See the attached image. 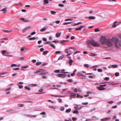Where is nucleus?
Returning <instances> with one entry per match:
<instances>
[{"mask_svg": "<svg viewBox=\"0 0 121 121\" xmlns=\"http://www.w3.org/2000/svg\"><path fill=\"white\" fill-rule=\"evenodd\" d=\"M60 71L59 70H55L54 72L56 73H59L60 72Z\"/></svg>", "mask_w": 121, "mask_h": 121, "instance_id": "obj_42", "label": "nucleus"}, {"mask_svg": "<svg viewBox=\"0 0 121 121\" xmlns=\"http://www.w3.org/2000/svg\"><path fill=\"white\" fill-rule=\"evenodd\" d=\"M60 110L61 111H63L64 110V108L63 107H61L60 108Z\"/></svg>", "mask_w": 121, "mask_h": 121, "instance_id": "obj_52", "label": "nucleus"}, {"mask_svg": "<svg viewBox=\"0 0 121 121\" xmlns=\"http://www.w3.org/2000/svg\"><path fill=\"white\" fill-rule=\"evenodd\" d=\"M77 75L78 76H84L86 77V76L82 74L81 73H77Z\"/></svg>", "mask_w": 121, "mask_h": 121, "instance_id": "obj_14", "label": "nucleus"}, {"mask_svg": "<svg viewBox=\"0 0 121 121\" xmlns=\"http://www.w3.org/2000/svg\"><path fill=\"white\" fill-rule=\"evenodd\" d=\"M46 29V28H44L41 29L40 30V31L43 32L45 31Z\"/></svg>", "mask_w": 121, "mask_h": 121, "instance_id": "obj_31", "label": "nucleus"}, {"mask_svg": "<svg viewBox=\"0 0 121 121\" xmlns=\"http://www.w3.org/2000/svg\"><path fill=\"white\" fill-rule=\"evenodd\" d=\"M73 19H65V21H72Z\"/></svg>", "mask_w": 121, "mask_h": 121, "instance_id": "obj_41", "label": "nucleus"}, {"mask_svg": "<svg viewBox=\"0 0 121 121\" xmlns=\"http://www.w3.org/2000/svg\"><path fill=\"white\" fill-rule=\"evenodd\" d=\"M8 73V72H3V73H0V75H3L4 74H7Z\"/></svg>", "mask_w": 121, "mask_h": 121, "instance_id": "obj_37", "label": "nucleus"}, {"mask_svg": "<svg viewBox=\"0 0 121 121\" xmlns=\"http://www.w3.org/2000/svg\"><path fill=\"white\" fill-rule=\"evenodd\" d=\"M19 68H13V70H19Z\"/></svg>", "mask_w": 121, "mask_h": 121, "instance_id": "obj_47", "label": "nucleus"}, {"mask_svg": "<svg viewBox=\"0 0 121 121\" xmlns=\"http://www.w3.org/2000/svg\"><path fill=\"white\" fill-rule=\"evenodd\" d=\"M7 51L5 50H3L2 51V54L3 55L5 54L6 53Z\"/></svg>", "mask_w": 121, "mask_h": 121, "instance_id": "obj_26", "label": "nucleus"}, {"mask_svg": "<svg viewBox=\"0 0 121 121\" xmlns=\"http://www.w3.org/2000/svg\"><path fill=\"white\" fill-rule=\"evenodd\" d=\"M69 49H65V52L66 53H67L68 54L69 53L70 51L69 50Z\"/></svg>", "mask_w": 121, "mask_h": 121, "instance_id": "obj_27", "label": "nucleus"}, {"mask_svg": "<svg viewBox=\"0 0 121 121\" xmlns=\"http://www.w3.org/2000/svg\"><path fill=\"white\" fill-rule=\"evenodd\" d=\"M36 33V32L35 31H34L33 32L31 33V35H33Z\"/></svg>", "mask_w": 121, "mask_h": 121, "instance_id": "obj_61", "label": "nucleus"}, {"mask_svg": "<svg viewBox=\"0 0 121 121\" xmlns=\"http://www.w3.org/2000/svg\"><path fill=\"white\" fill-rule=\"evenodd\" d=\"M72 23V22H65L63 23V24L64 25H66L68 24H70Z\"/></svg>", "mask_w": 121, "mask_h": 121, "instance_id": "obj_34", "label": "nucleus"}, {"mask_svg": "<svg viewBox=\"0 0 121 121\" xmlns=\"http://www.w3.org/2000/svg\"><path fill=\"white\" fill-rule=\"evenodd\" d=\"M17 65L15 64H13L11 65V67H13V66H16Z\"/></svg>", "mask_w": 121, "mask_h": 121, "instance_id": "obj_55", "label": "nucleus"}, {"mask_svg": "<svg viewBox=\"0 0 121 121\" xmlns=\"http://www.w3.org/2000/svg\"><path fill=\"white\" fill-rule=\"evenodd\" d=\"M85 27V26H80V27L76 28L75 29V30L77 31L78 30H81L82 29V28Z\"/></svg>", "mask_w": 121, "mask_h": 121, "instance_id": "obj_6", "label": "nucleus"}, {"mask_svg": "<svg viewBox=\"0 0 121 121\" xmlns=\"http://www.w3.org/2000/svg\"><path fill=\"white\" fill-rule=\"evenodd\" d=\"M94 12V11L92 10H90L89 12L90 14H92Z\"/></svg>", "mask_w": 121, "mask_h": 121, "instance_id": "obj_56", "label": "nucleus"}, {"mask_svg": "<svg viewBox=\"0 0 121 121\" xmlns=\"http://www.w3.org/2000/svg\"><path fill=\"white\" fill-rule=\"evenodd\" d=\"M87 44L88 46H89L90 44H91L94 47H98L100 45L99 43L95 41L93 39L88 41V42Z\"/></svg>", "mask_w": 121, "mask_h": 121, "instance_id": "obj_2", "label": "nucleus"}, {"mask_svg": "<svg viewBox=\"0 0 121 121\" xmlns=\"http://www.w3.org/2000/svg\"><path fill=\"white\" fill-rule=\"evenodd\" d=\"M11 90V88L10 87L6 89L5 90V92L6 94H9L10 93V92L9 91H8Z\"/></svg>", "mask_w": 121, "mask_h": 121, "instance_id": "obj_12", "label": "nucleus"}, {"mask_svg": "<svg viewBox=\"0 0 121 121\" xmlns=\"http://www.w3.org/2000/svg\"><path fill=\"white\" fill-rule=\"evenodd\" d=\"M117 41L115 43V46L117 48H119L120 46H121V40H119L117 38Z\"/></svg>", "mask_w": 121, "mask_h": 121, "instance_id": "obj_3", "label": "nucleus"}, {"mask_svg": "<svg viewBox=\"0 0 121 121\" xmlns=\"http://www.w3.org/2000/svg\"><path fill=\"white\" fill-rule=\"evenodd\" d=\"M91 56H96V54L95 53H91L89 54Z\"/></svg>", "mask_w": 121, "mask_h": 121, "instance_id": "obj_18", "label": "nucleus"}, {"mask_svg": "<svg viewBox=\"0 0 121 121\" xmlns=\"http://www.w3.org/2000/svg\"><path fill=\"white\" fill-rule=\"evenodd\" d=\"M31 27H27L25 28L22 30V32L23 33H24L26 31L30 29Z\"/></svg>", "mask_w": 121, "mask_h": 121, "instance_id": "obj_8", "label": "nucleus"}, {"mask_svg": "<svg viewBox=\"0 0 121 121\" xmlns=\"http://www.w3.org/2000/svg\"><path fill=\"white\" fill-rule=\"evenodd\" d=\"M118 65H112V68H117L118 67Z\"/></svg>", "mask_w": 121, "mask_h": 121, "instance_id": "obj_23", "label": "nucleus"}, {"mask_svg": "<svg viewBox=\"0 0 121 121\" xmlns=\"http://www.w3.org/2000/svg\"><path fill=\"white\" fill-rule=\"evenodd\" d=\"M84 66L86 68H88L89 67V65L87 64H85Z\"/></svg>", "mask_w": 121, "mask_h": 121, "instance_id": "obj_53", "label": "nucleus"}, {"mask_svg": "<svg viewBox=\"0 0 121 121\" xmlns=\"http://www.w3.org/2000/svg\"><path fill=\"white\" fill-rule=\"evenodd\" d=\"M98 71L99 72H102L103 71V70L100 69H99L98 70Z\"/></svg>", "mask_w": 121, "mask_h": 121, "instance_id": "obj_44", "label": "nucleus"}, {"mask_svg": "<svg viewBox=\"0 0 121 121\" xmlns=\"http://www.w3.org/2000/svg\"><path fill=\"white\" fill-rule=\"evenodd\" d=\"M77 119V118L75 117H73L72 118V120L73 121L76 120Z\"/></svg>", "mask_w": 121, "mask_h": 121, "instance_id": "obj_59", "label": "nucleus"}, {"mask_svg": "<svg viewBox=\"0 0 121 121\" xmlns=\"http://www.w3.org/2000/svg\"><path fill=\"white\" fill-rule=\"evenodd\" d=\"M17 85L20 89H22L23 87V86L22 85H20L19 84H17Z\"/></svg>", "mask_w": 121, "mask_h": 121, "instance_id": "obj_25", "label": "nucleus"}, {"mask_svg": "<svg viewBox=\"0 0 121 121\" xmlns=\"http://www.w3.org/2000/svg\"><path fill=\"white\" fill-rule=\"evenodd\" d=\"M44 50V49L43 48H41L40 49V51L42 52Z\"/></svg>", "mask_w": 121, "mask_h": 121, "instance_id": "obj_64", "label": "nucleus"}, {"mask_svg": "<svg viewBox=\"0 0 121 121\" xmlns=\"http://www.w3.org/2000/svg\"><path fill=\"white\" fill-rule=\"evenodd\" d=\"M76 94L73 93H71L70 97L71 98H75L76 97Z\"/></svg>", "mask_w": 121, "mask_h": 121, "instance_id": "obj_7", "label": "nucleus"}, {"mask_svg": "<svg viewBox=\"0 0 121 121\" xmlns=\"http://www.w3.org/2000/svg\"><path fill=\"white\" fill-rule=\"evenodd\" d=\"M80 53V52L78 51H76V52H75L74 53V54H75L77 53Z\"/></svg>", "mask_w": 121, "mask_h": 121, "instance_id": "obj_57", "label": "nucleus"}, {"mask_svg": "<svg viewBox=\"0 0 121 121\" xmlns=\"http://www.w3.org/2000/svg\"><path fill=\"white\" fill-rule=\"evenodd\" d=\"M110 117H106L105 118H103L101 119V121H106L107 120L110 119Z\"/></svg>", "mask_w": 121, "mask_h": 121, "instance_id": "obj_11", "label": "nucleus"}, {"mask_svg": "<svg viewBox=\"0 0 121 121\" xmlns=\"http://www.w3.org/2000/svg\"><path fill=\"white\" fill-rule=\"evenodd\" d=\"M71 111V109L70 108L66 110V112L68 113L69 112Z\"/></svg>", "mask_w": 121, "mask_h": 121, "instance_id": "obj_36", "label": "nucleus"}, {"mask_svg": "<svg viewBox=\"0 0 121 121\" xmlns=\"http://www.w3.org/2000/svg\"><path fill=\"white\" fill-rule=\"evenodd\" d=\"M61 34V32L60 33H57L56 34V37L57 38L59 37L60 36V35Z\"/></svg>", "mask_w": 121, "mask_h": 121, "instance_id": "obj_16", "label": "nucleus"}, {"mask_svg": "<svg viewBox=\"0 0 121 121\" xmlns=\"http://www.w3.org/2000/svg\"><path fill=\"white\" fill-rule=\"evenodd\" d=\"M41 62H39L36 63V65H39L41 64Z\"/></svg>", "mask_w": 121, "mask_h": 121, "instance_id": "obj_48", "label": "nucleus"}, {"mask_svg": "<svg viewBox=\"0 0 121 121\" xmlns=\"http://www.w3.org/2000/svg\"><path fill=\"white\" fill-rule=\"evenodd\" d=\"M72 49L74 51H75L76 50V48L75 47H70L69 48V49Z\"/></svg>", "mask_w": 121, "mask_h": 121, "instance_id": "obj_22", "label": "nucleus"}, {"mask_svg": "<svg viewBox=\"0 0 121 121\" xmlns=\"http://www.w3.org/2000/svg\"><path fill=\"white\" fill-rule=\"evenodd\" d=\"M8 38H2V39H0V40H8Z\"/></svg>", "mask_w": 121, "mask_h": 121, "instance_id": "obj_40", "label": "nucleus"}, {"mask_svg": "<svg viewBox=\"0 0 121 121\" xmlns=\"http://www.w3.org/2000/svg\"><path fill=\"white\" fill-rule=\"evenodd\" d=\"M26 116L27 117H35L36 116V115H26Z\"/></svg>", "mask_w": 121, "mask_h": 121, "instance_id": "obj_20", "label": "nucleus"}, {"mask_svg": "<svg viewBox=\"0 0 121 121\" xmlns=\"http://www.w3.org/2000/svg\"><path fill=\"white\" fill-rule=\"evenodd\" d=\"M51 43L50 42L47 41L45 43V44H50V45L51 44Z\"/></svg>", "mask_w": 121, "mask_h": 121, "instance_id": "obj_51", "label": "nucleus"}, {"mask_svg": "<svg viewBox=\"0 0 121 121\" xmlns=\"http://www.w3.org/2000/svg\"><path fill=\"white\" fill-rule=\"evenodd\" d=\"M48 53V51H44L43 52V54L44 55H46V54H47Z\"/></svg>", "mask_w": 121, "mask_h": 121, "instance_id": "obj_32", "label": "nucleus"}, {"mask_svg": "<svg viewBox=\"0 0 121 121\" xmlns=\"http://www.w3.org/2000/svg\"><path fill=\"white\" fill-rule=\"evenodd\" d=\"M42 78L44 79H47V77L46 76H42Z\"/></svg>", "mask_w": 121, "mask_h": 121, "instance_id": "obj_49", "label": "nucleus"}, {"mask_svg": "<svg viewBox=\"0 0 121 121\" xmlns=\"http://www.w3.org/2000/svg\"><path fill=\"white\" fill-rule=\"evenodd\" d=\"M73 62L74 61L72 60H68L66 62V63H67L68 62H69L70 65L71 66L72 65V62Z\"/></svg>", "mask_w": 121, "mask_h": 121, "instance_id": "obj_10", "label": "nucleus"}, {"mask_svg": "<svg viewBox=\"0 0 121 121\" xmlns=\"http://www.w3.org/2000/svg\"><path fill=\"white\" fill-rule=\"evenodd\" d=\"M107 40L106 38L104 37H102L100 40L101 44H106Z\"/></svg>", "mask_w": 121, "mask_h": 121, "instance_id": "obj_4", "label": "nucleus"}, {"mask_svg": "<svg viewBox=\"0 0 121 121\" xmlns=\"http://www.w3.org/2000/svg\"><path fill=\"white\" fill-rule=\"evenodd\" d=\"M58 6H59L61 7H63L64 6V5L63 4H58Z\"/></svg>", "mask_w": 121, "mask_h": 121, "instance_id": "obj_43", "label": "nucleus"}, {"mask_svg": "<svg viewBox=\"0 0 121 121\" xmlns=\"http://www.w3.org/2000/svg\"><path fill=\"white\" fill-rule=\"evenodd\" d=\"M69 41V40H62L60 42L62 43L64 42H68Z\"/></svg>", "mask_w": 121, "mask_h": 121, "instance_id": "obj_35", "label": "nucleus"}, {"mask_svg": "<svg viewBox=\"0 0 121 121\" xmlns=\"http://www.w3.org/2000/svg\"><path fill=\"white\" fill-rule=\"evenodd\" d=\"M97 88L100 91L104 90L105 89V88H103L102 86L97 87Z\"/></svg>", "mask_w": 121, "mask_h": 121, "instance_id": "obj_13", "label": "nucleus"}, {"mask_svg": "<svg viewBox=\"0 0 121 121\" xmlns=\"http://www.w3.org/2000/svg\"><path fill=\"white\" fill-rule=\"evenodd\" d=\"M73 113H76L78 114L79 113V112L78 111L76 110H74L73 111Z\"/></svg>", "mask_w": 121, "mask_h": 121, "instance_id": "obj_30", "label": "nucleus"}, {"mask_svg": "<svg viewBox=\"0 0 121 121\" xmlns=\"http://www.w3.org/2000/svg\"><path fill=\"white\" fill-rule=\"evenodd\" d=\"M88 103L87 102H86V103H82V104L83 105H87L88 104Z\"/></svg>", "mask_w": 121, "mask_h": 121, "instance_id": "obj_58", "label": "nucleus"}, {"mask_svg": "<svg viewBox=\"0 0 121 121\" xmlns=\"http://www.w3.org/2000/svg\"><path fill=\"white\" fill-rule=\"evenodd\" d=\"M30 85H29L28 86H26L25 87V88L28 90H31L30 88V87L29 86Z\"/></svg>", "mask_w": 121, "mask_h": 121, "instance_id": "obj_17", "label": "nucleus"}, {"mask_svg": "<svg viewBox=\"0 0 121 121\" xmlns=\"http://www.w3.org/2000/svg\"><path fill=\"white\" fill-rule=\"evenodd\" d=\"M36 38L35 37H33V38H30L29 39V40H35V39Z\"/></svg>", "mask_w": 121, "mask_h": 121, "instance_id": "obj_38", "label": "nucleus"}, {"mask_svg": "<svg viewBox=\"0 0 121 121\" xmlns=\"http://www.w3.org/2000/svg\"><path fill=\"white\" fill-rule=\"evenodd\" d=\"M9 53L8 52H7L5 54L3 55V56H9V57L12 56V55H9Z\"/></svg>", "mask_w": 121, "mask_h": 121, "instance_id": "obj_19", "label": "nucleus"}, {"mask_svg": "<svg viewBox=\"0 0 121 121\" xmlns=\"http://www.w3.org/2000/svg\"><path fill=\"white\" fill-rule=\"evenodd\" d=\"M64 57V55H62L60 56L58 58V60H60L62 59Z\"/></svg>", "mask_w": 121, "mask_h": 121, "instance_id": "obj_24", "label": "nucleus"}, {"mask_svg": "<svg viewBox=\"0 0 121 121\" xmlns=\"http://www.w3.org/2000/svg\"><path fill=\"white\" fill-rule=\"evenodd\" d=\"M95 32H97L100 31V30H99V29L98 28L95 29Z\"/></svg>", "mask_w": 121, "mask_h": 121, "instance_id": "obj_45", "label": "nucleus"}, {"mask_svg": "<svg viewBox=\"0 0 121 121\" xmlns=\"http://www.w3.org/2000/svg\"><path fill=\"white\" fill-rule=\"evenodd\" d=\"M117 38L113 37L111 39H108L107 40L106 44L108 46L111 47L112 46L114 43L115 45V43L117 41Z\"/></svg>", "mask_w": 121, "mask_h": 121, "instance_id": "obj_1", "label": "nucleus"}, {"mask_svg": "<svg viewBox=\"0 0 121 121\" xmlns=\"http://www.w3.org/2000/svg\"><path fill=\"white\" fill-rule=\"evenodd\" d=\"M88 18L89 19L91 20H94L95 19V17L93 16H89Z\"/></svg>", "mask_w": 121, "mask_h": 121, "instance_id": "obj_15", "label": "nucleus"}, {"mask_svg": "<svg viewBox=\"0 0 121 121\" xmlns=\"http://www.w3.org/2000/svg\"><path fill=\"white\" fill-rule=\"evenodd\" d=\"M61 52L60 51H56L55 52V54H58L61 53Z\"/></svg>", "mask_w": 121, "mask_h": 121, "instance_id": "obj_60", "label": "nucleus"}, {"mask_svg": "<svg viewBox=\"0 0 121 121\" xmlns=\"http://www.w3.org/2000/svg\"><path fill=\"white\" fill-rule=\"evenodd\" d=\"M42 70V69H39L37 70L35 72V73H37L38 72H41V70Z\"/></svg>", "mask_w": 121, "mask_h": 121, "instance_id": "obj_29", "label": "nucleus"}, {"mask_svg": "<svg viewBox=\"0 0 121 121\" xmlns=\"http://www.w3.org/2000/svg\"><path fill=\"white\" fill-rule=\"evenodd\" d=\"M50 45L52 47L54 48H56L55 46V45H54L53 44H52V43Z\"/></svg>", "mask_w": 121, "mask_h": 121, "instance_id": "obj_33", "label": "nucleus"}, {"mask_svg": "<svg viewBox=\"0 0 121 121\" xmlns=\"http://www.w3.org/2000/svg\"><path fill=\"white\" fill-rule=\"evenodd\" d=\"M61 77L62 78H64L66 76V74L65 73H62L61 74Z\"/></svg>", "mask_w": 121, "mask_h": 121, "instance_id": "obj_21", "label": "nucleus"}, {"mask_svg": "<svg viewBox=\"0 0 121 121\" xmlns=\"http://www.w3.org/2000/svg\"><path fill=\"white\" fill-rule=\"evenodd\" d=\"M68 81L69 82H73V80L72 79H70L68 80Z\"/></svg>", "mask_w": 121, "mask_h": 121, "instance_id": "obj_62", "label": "nucleus"}, {"mask_svg": "<svg viewBox=\"0 0 121 121\" xmlns=\"http://www.w3.org/2000/svg\"><path fill=\"white\" fill-rule=\"evenodd\" d=\"M24 105L22 104H19L18 105V106L19 107H23Z\"/></svg>", "mask_w": 121, "mask_h": 121, "instance_id": "obj_39", "label": "nucleus"}, {"mask_svg": "<svg viewBox=\"0 0 121 121\" xmlns=\"http://www.w3.org/2000/svg\"><path fill=\"white\" fill-rule=\"evenodd\" d=\"M41 72L39 74L40 75H43L47 74L48 73L44 69H42Z\"/></svg>", "mask_w": 121, "mask_h": 121, "instance_id": "obj_5", "label": "nucleus"}, {"mask_svg": "<svg viewBox=\"0 0 121 121\" xmlns=\"http://www.w3.org/2000/svg\"><path fill=\"white\" fill-rule=\"evenodd\" d=\"M50 12L53 15L54 14L56 13V12H55L53 11H51Z\"/></svg>", "mask_w": 121, "mask_h": 121, "instance_id": "obj_46", "label": "nucleus"}, {"mask_svg": "<svg viewBox=\"0 0 121 121\" xmlns=\"http://www.w3.org/2000/svg\"><path fill=\"white\" fill-rule=\"evenodd\" d=\"M3 31L5 33H9L12 31V30L9 31V30H3Z\"/></svg>", "mask_w": 121, "mask_h": 121, "instance_id": "obj_28", "label": "nucleus"}, {"mask_svg": "<svg viewBox=\"0 0 121 121\" xmlns=\"http://www.w3.org/2000/svg\"><path fill=\"white\" fill-rule=\"evenodd\" d=\"M104 79L106 80H108L109 79V78L108 77H106Z\"/></svg>", "mask_w": 121, "mask_h": 121, "instance_id": "obj_63", "label": "nucleus"}, {"mask_svg": "<svg viewBox=\"0 0 121 121\" xmlns=\"http://www.w3.org/2000/svg\"><path fill=\"white\" fill-rule=\"evenodd\" d=\"M44 2L46 4H48V0H44Z\"/></svg>", "mask_w": 121, "mask_h": 121, "instance_id": "obj_50", "label": "nucleus"}, {"mask_svg": "<svg viewBox=\"0 0 121 121\" xmlns=\"http://www.w3.org/2000/svg\"><path fill=\"white\" fill-rule=\"evenodd\" d=\"M119 75V73L118 72H116L115 73V76L117 77Z\"/></svg>", "mask_w": 121, "mask_h": 121, "instance_id": "obj_54", "label": "nucleus"}, {"mask_svg": "<svg viewBox=\"0 0 121 121\" xmlns=\"http://www.w3.org/2000/svg\"><path fill=\"white\" fill-rule=\"evenodd\" d=\"M7 8L5 7L3 9H2L1 10H0V11H1L2 12H3V13H6L7 12Z\"/></svg>", "mask_w": 121, "mask_h": 121, "instance_id": "obj_9", "label": "nucleus"}]
</instances>
